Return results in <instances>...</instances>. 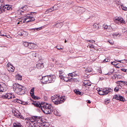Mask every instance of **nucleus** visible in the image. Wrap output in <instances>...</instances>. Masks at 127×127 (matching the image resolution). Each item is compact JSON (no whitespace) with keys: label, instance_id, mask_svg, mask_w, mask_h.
I'll return each instance as SVG.
<instances>
[{"label":"nucleus","instance_id":"obj_1","mask_svg":"<svg viewBox=\"0 0 127 127\" xmlns=\"http://www.w3.org/2000/svg\"><path fill=\"white\" fill-rule=\"evenodd\" d=\"M51 97V99L54 104L57 105L59 104L62 103L65 99V96H54Z\"/></svg>","mask_w":127,"mask_h":127},{"label":"nucleus","instance_id":"obj_2","mask_svg":"<svg viewBox=\"0 0 127 127\" xmlns=\"http://www.w3.org/2000/svg\"><path fill=\"white\" fill-rule=\"evenodd\" d=\"M32 104L35 107H38L43 110V108L46 109L47 105L48 103L43 101H39L37 100H32Z\"/></svg>","mask_w":127,"mask_h":127},{"label":"nucleus","instance_id":"obj_3","mask_svg":"<svg viewBox=\"0 0 127 127\" xmlns=\"http://www.w3.org/2000/svg\"><path fill=\"white\" fill-rule=\"evenodd\" d=\"M113 90L110 88H101V91L98 92V94L100 95H107L113 91Z\"/></svg>","mask_w":127,"mask_h":127},{"label":"nucleus","instance_id":"obj_4","mask_svg":"<svg viewBox=\"0 0 127 127\" xmlns=\"http://www.w3.org/2000/svg\"><path fill=\"white\" fill-rule=\"evenodd\" d=\"M16 84H15L14 86V90L16 93L18 95H22L23 94H24L25 92L24 90L25 89H23L22 88L17 87V86L16 85Z\"/></svg>","mask_w":127,"mask_h":127},{"label":"nucleus","instance_id":"obj_5","mask_svg":"<svg viewBox=\"0 0 127 127\" xmlns=\"http://www.w3.org/2000/svg\"><path fill=\"white\" fill-rule=\"evenodd\" d=\"M32 60L33 59L36 62L39 61L38 54L35 52L32 51Z\"/></svg>","mask_w":127,"mask_h":127},{"label":"nucleus","instance_id":"obj_6","mask_svg":"<svg viewBox=\"0 0 127 127\" xmlns=\"http://www.w3.org/2000/svg\"><path fill=\"white\" fill-rule=\"evenodd\" d=\"M114 99H116L123 102H124L126 101L124 97L122 96H114L112 99L113 101L114 100Z\"/></svg>","mask_w":127,"mask_h":127},{"label":"nucleus","instance_id":"obj_7","mask_svg":"<svg viewBox=\"0 0 127 127\" xmlns=\"http://www.w3.org/2000/svg\"><path fill=\"white\" fill-rule=\"evenodd\" d=\"M11 5H8L7 4H6L5 5H2V7L3 10V12H5L6 11V9L7 10H9V11L11 10L13 8H12Z\"/></svg>","mask_w":127,"mask_h":127},{"label":"nucleus","instance_id":"obj_8","mask_svg":"<svg viewBox=\"0 0 127 127\" xmlns=\"http://www.w3.org/2000/svg\"><path fill=\"white\" fill-rule=\"evenodd\" d=\"M49 79L48 77V75L45 76L43 77L42 81H41V83L44 84H46L47 83H49Z\"/></svg>","mask_w":127,"mask_h":127},{"label":"nucleus","instance_id":"obj_9","mask_svg":"<svg viewBox=\"0 0 127 127\" xmlns=\"http://www.w3.org/2000/svg\"><path fill=\"white\" fill-rule=\"evenodd\" d=\"M48 77L49 83L54 82L55 80L56 77L54 75H48Z\"/></svg>","mask_w":127,"mask_h":127},{"label":"nucleus","instance_id":"obj_10","mask_svg":"<svg viewBox=\"0 0 127 127\" xmlns=\"http://www.w3.org/2000/svg\"><path fill=\"white\" fill-rule=\"evenodd\" d=\"M34 67H32V68H33V69H32V70H34L35 69L36 67H37L38 69H40L41 68H42L44 67V66L43 64V63H42V64H37L36 63L35 64H34Z\"/></svg>","mask_w":127,"mask_h":127},{"label":"nucleus","instance_id":"obj_11","mask_svg":"<svg viewBox=\"0 0 127 127\" xmlns=\"http://www.w3.org/2000/svg\"><path fill=\"white\" fill-rule=\"evenodd\" d=\"M5 86V84L4 83L2 82L0 83V90L1 91V92H3L6 91L5 87H4V86Z\"/></svg>","mask_w":127,"mask_h":127},{"label":"nucleus","instance_id":"obj_12","mask_svg":"<svg viewBox=\"0 0 127 127\" xmlns=\"http://www.w3.org/2000/svg\"><path fill=\"white\" fill-rule=\"evenodd\" d=\"M74 92L76 95H82L83 93L82 92H80L78 89H76L74 90Z\"/></svg>","mask_w":127,"mask_h":127},{"label":"nucleus","instance_id":"obj_13","mask_svg":"<svg viewBox=\"0 0 127 127\" xmlns=\"http://www.w3.org/2000/svg\"><path fill=\"white\" fill-rule=\"evenodd\" d=\"M15 84H16V85L17 86V87L22 88H23V89H25V87H24L23 86H22L18 83H17V84L16 83H15L13 85V90H14V91H15V90H14L15 89L14 88V87H15L14 86L15 85H14Z\"/></svg>","mask_w":127,"mask_h":127},{"label":"nucleus","instance_id":"obj_14","mask_svg":"<svg viewBox=\"0 0 127 127\" xmlns=\"http://www.w3.org/2000/svg\"><path fill=\"white\" fill-rule=\"evenodd\" d=\"M12 96L13 98L15 97L14 96ZM1 97L2 98L9 99L12 98V96H1Z\"/></svg>","mask_w":127,"mask_h":127},{"label":"nucleus","instance_id":"obj_15","mask_svg":"<svg viewBox=\"0 0 127 127\" xmlns=\"http://www.w3.org/2000/svg\"><path fill=\"white\" fill-rule=\"evenodd\" d=\"M19 34L21 36H25L27 35L26 32L24 31L20 32H19Z\"/></svg>","mask_w":127,"mask_h":127},{"label":"nucleus","instance_id":"obj_16","mask_svg":"<svg viewBox=\"0 0 127 127\" xmlns=\"http://www.w3.org/2000/svg\"><path fill=\"white\" fill-rule=\"evenodd\" d=\"M14 127H23V126L21 124L19 123H14L13 124Z\"/></svg>","mask_w":127,"mask_h":127},{"label":"nucleus","instance_id":"obj_17","mask_svg":"<svg viewBox=\"0 0 127 127\" xmlns=\"http://www.w3.org/2000/svg\"><path fill=\"white\" fill-rule=\"evenodd\" d=\"M63 25L62 23H57L54 25L56 26V27L60 28L62 27Z\"/></svg>","mask_w":127,"mask_h":127},{"label":"nucleus","instance_id":"obj_18","mask_svg":"<svg viewBox=\"0 0 127 127\" xmlns=\"http://www.w3.org/2000/svg\"><path fill=\"white\" fill-rule=\"evenodd\" d=\"M68 76H70L72 77H73V76H76L77 75L74 72H73V73H69L68 74Z\"/></svg>","mask_w":127,"mask_h":127},{"label":"nucleus","instance_id":"obj_19","mask_svg":"<svg viewBox=\"0 0 127 127\" xmlns=\"http://www.w3.org/2000/svg\"><path fill=\"white\" fill-rule=\"evenodd\" d=\"M27 126L29 127H32V121L29 122V121H26Z\"/></svg>","mask_w":127,"mask_h":127},{"label":"nucleus","instance_id":"obj_20","mask_svg":"<svg viewBox=\"0 0 127 127\" xmlns=\"http://www.w3.org/2000/svg\"><path fill=\"white\" fill-rule=\"evenodd\" d=\"M15 77L17 79L19 80H21L22 79V76L19 74H18L16 75Z\"/></svg>","mask_w":127,"mask_h":127},{"label":"nucleus","instance_id":"obj_21","mask_svg":"<svg viewBox=\"0 0 127 127\" xmlns=\"http://www.w3.org/2000/svg\"><path fill=\"white\" fill-rule=\"evenodd\" d=\"M45 110H46L45 111L43 110L42 111L44 113L46 114H50V113H49V111L48 109H47L46 108V109H45Z\"/></svg>","mask_w":127,"mask_h":127},{"label":"nucleus","instance_id":"obj_22","mask_svg":"<svg viewBox=\"0 0 127 127\" xmlns=\"http://www.w3.org/2000/svg\"><path fill=\"white\" fill-rule=\"evenodd\" d=\"M53 7H51L49 8L48 9L45 11V13H48V12H51L54 10L55 9H52Z\"/></svg>","mask_w":127,"mask_h":127},{"label":"nucleus","instance_id":"obj_23","mask_svg":"<svg viewBox=\"0 0 127 127\" xmlns=\"http://www.w3.org/2000/svg\"><path fill=\"white\" fill-rule=\"evenodd\" d=\"M32 19H29L28 18H25L23 20V22H25L28 23L30 22H31Z\"/></svg>","mask_w":127,"mask_h":127},{"label":"nucleus","instance_id":"obj_24","mask_svg":"<svg viewBox=\"0 0 127 127\" xmlns=\"http://www.w3.org/2000/svg\"><path fill=\"white\" fill-rule=\"evenodd\" d=\"M122 20V18H121V17H120V18L119 17L117 18H116L115 19V20L117 21L116 22H120L121 23V21Z\"/></svg>","mask_w":127,"mask_h":127},{"label":"nucleus","instance_id":"obj_25","mask_svg":"<svg viewBox=\"0 0 127 127\" xmlns=\"http://www.w3.org/2000/svg\"><path fill=\"white\" fill-rule=\"evenodd\" d=\"M110 101V99L109 98H107L106 99H105V100L104 103L106 104H107L109 103Z\"/></svg>","mask_w":127,"mask_h":127},{"label":"nucleus","instance_id":"obj_26","mask_svg":"<svg viewBox=\"0 0 127 127\" xmlns=\"http://www.w3.org/2000/svg\"><path fill=\"white\" fill-rule=\"evenodd\" d=\"M38 47L37 45L35 44L32 43V48L33 49H36Z\"/></svg>","mask_w":127,"mask_h":127},{"label":"nucleus","instance_id":"obj_27","mask_svg":"<svg viewBox=\"0 0 127 127\" xmlns=\"http://www.w3.org/2000/svg\"><path fill=\"white\" fill-rule=\"evenodd\" d=\"M114 1L115 2V3L118 5L120 4L121 3L120 0H114Z\"/></svg>","mask_w":127,"mask_h":127},{"label":"nucleus","instance_id":"obj_28","mask_svg":"<svg viewBox=\"0 0 127 127\" xmlns=\"http://www.w3.org/2000/svg\"><path fill=\"white\" fill-rule=\"evenodd\" d=\"M32 98L34 100H38L40 99V98L36 96H32Z\"/></svg>","mask_w":127,"mask_h":127},{"label":"nucleus","instance_id":"obj_29","mask_svg":"<svg viewBox=\"0 0 127 127\" xmlns=\"http://www.w3.org/2000/svg\"><path fill=\"white\" fill-rule=\"evenodd\" d=\"M54 114L58 116H60V115H59V113H58V112L57 110H55L54 111Z\"/></svg>","mask_w":127,"mask_h":127},{"label":"nucleus","instance_id":"obj_30","mask_svg":"<svg viewBox=\"0 0 127 127\" xmlns=\"http://www.w3.org/2000/svg\"><path fill=\"white\" fill-rule=\"evenodd\" d=\"M3 8L2 5H1V6H0V14L2 13L3 12Z\"/></svg>","mask_w":127,"mask_h":127},{"label":"nucleus","instance_id":"obj_31","mask_svg":"<svg viewBox=\"0 0 127 127\" xmlns=\"http://www.w3.org/2000/svg\"><path fill=\"white\" fill-rule=\"evenodd\" d=\"M29 43L28 42H24L23 43V45L24 46H25L27 47L29 45Z\"/></svg>","mask_w":127,"mask_h":127},{"label":"nucleus","instance_id":"obj_32","mask_svg":"<svg viewBox=\"0 0 127 127\" xmlns=\"http://www.w3.org/2000/svg\"><path fill=\"white\" fill-rule=\"evenodd\" d=\"M25 120H26L27 121H29V122L32 121V117H28L25 119Z\"/></svg>","mask_w":127,"mask_h":127},{"label":"nucleus","instance_id":"obj_33","mask_svg":"<svg viewBox=\"0 0 127 127\" xmlns=\"http://www.w3.org/2000/svg\"><path fill=\"white\" fill-rule=\"evenodd\" d=\"M53 107H52V105L51 104H48V106L47 107H46V108L48 109H50L51 108H53Z\"/></svg>","mask_w":127,"mask_h":127},{"label":"nucleus","instance_id":"obj_34","mask_svg":"<svg viewBox=\"0 0 127 127\" xmlns=\"http://www.w3.org/2000/svg\"><path fill=\"white\" fill-rule=\"evenodd\" d=\"M64 81L66 82H68V81H69V79L68 77H66L65 76L64 78Z\"/></svg>","mask_w":127,"mask_h":127},{"label":"nucleus","instance_id":"obj_35","mask_svg":"<svg viewBox=\"0 0 127 127\" xmlns=\"http://www.w3.org/2000/svg\"><path fill=\"white\" fill-rule=\"evenodd\" d=\"M38 117L37 116H32V120L34 121L38 119Z\"/></svg>","mask_w":127,"mask_h":127},{"label":"nucleus","instance_id":"obj_36","mask_svg":"<svg viewBox=\"0 0 127 127\" xmlns=\"http://www.w3.org/2000/svg\"><path fill=\"white\" fill-rule=\"evenodd\" d=\"M0 36H5L6 37H7L8 38H9V37H10V36H9L6 35V34H2L1 33H0Z\"/></svg>","mask_w":127,"mask_h":127},{"label":"nucleus","instance_id":"obj_37","mask_svg":"<svg viewBox=\"0 0 127 127\" xmlns=\"http://www.w3.org/2000/svg\"><path fill=\"white\" fill-rule=\"evenodd\" d=\"M121 7L123 10L126 11L127 10V8L126 7H124L123 5H121Z\"/></svg>","mask_w":127,"mask_h":127},{"label":"nucleus","instance_id":"obj_38","mask_svg":"<svg viewBox=\"0 0 127 127\" xmlns=\"http://www.w3.org/2000/svg\"><path fill=\"white\" fill-rule=\"evenodd\" d=\"M59 76L61 79L64 80V78L65 77V75H63V74L62 75H59Z\"/></svg>","mask_w":127,"mask_h":127},{"label":"nucleus","instance_id":"obj_39","mask_svg":"<svg viewBox=\"0 0 127 127\" xmlns=\"http://www.w3.org/2000/svg\"><path fill=\"white\" fill-rule=\"evenodd\" d=\"M32 44V42H31L29 43V45L27 47H28L29 48H30V49H31L32 48V46H31V44Z\"/></svg>","mask_w":127,"mask_h":127},{"label":"nucleus","instance_id":"obj_40","mask_svg":"<svg viewBox=\"0 0 127 127\" xmlns=\"http://www.w3.org/2000/svg\"><path fill=\"white\" fill-rule=\"evenodd\" d=\"M110 61V60L108 59H107H107H105L103 61V62H109Z\"/></svg>","mask_w":127,"mask_h":127},{"label":"nucleus","instance_id":"obj_41","mask_svg":"<svg viewBox=\"0 0 127 127\" xmlns=\"http://www.w3.org/2000/svg\"><path fill=\"white\" fill-rule=\"evenodd\" d=\"M49 111V113H50V114H52V113L53 112V107L52 108L50 109H48Z\"/></svg>","mask_w":127,"mask_h":127},{"label":"nucleus","instance_id":"obj_42","mask_svg":"<svg viewBox=\"0 0 127 127\" xmlns=\"http://www.w3.org/2000/svg\"><path fill=\"white\" fill-rule=\"evenodd\" d=\"M60 75H62L63 74V75H64V73L63 71L62 70H60L59 71Z\"/></svg>","mask_w":127,"mask_h":127},{"label":"nucleus","instance_id":"obj_43","mask_svg":"<svg viewBox=\"0 0 127 127\" xmlns=\"http://www.w3.org/2000/svg\"><path fill=\"white\" fill-rule=\"evenodd\" d=\"M43 78V77L42 76H39L38 77V79L39 80H41L42 81Z\"/></svg>","mask_w":127,"mask_h":127},{"label":"nucleus","instance_id":"obj_44","mask_svg":"<svg viewBox=\"0 0 127 127\" xmlns=\"http://www.w3.org/2000/svg\"><path fill=\"white\" fill-rule=\"evenodd\" d=\"M26 18H28L29 19H32V17L30 16L29 14L27 15H26Z\"/></svg>","mask_w":127,"mask_h":127},{"label":"nucleus","instance_id":"obj_45","mask_svg":"<svg viewBox=\"0 0 127 127\" xmlns=\"http://www.w3.org/2000/svg\"><path fill=\"white\" fill-rule=\"evenodd\" d=\"M103 27L105 29H107L108 28H109L108 27H110L107 26V25H103Z\"/></svg>","mask_w":127,"mask_h":127},{"label":"nucleus","instance_id":"obj_46","mask_svg":"<svg viewBox=\"0 0 127 127\" xmlns=\"http://www.w3.org/2000/svg\"><path fill=\"white\" fill-rule=\"evenodd\" d=\"M20 115V114H19L17 112H16V113H15V114H14V115L16 117H17L18 118V117H19Z\"/></svg>","mask_w":127,"mask_h":127},{"label":"nucleus","instance_id":"obj_47","mask_svg":"<svg viewBox=\"0 0 127 127\" xmlns=\"http://www.w3.org/2000/svg\"><path fill=\"white\" fill-rule=\"evenodd\" d=\"M42 27H41L39 28H35V29L36 31H38L41 29L42 28Z\"/></svg>","mask_w":127,"mask_h":127},{"label":"nucleus","instance_id":"obj_48","mask_svg":"<svg viewBox=\"0 0 127 127\" xmlns=\"http://www.w3.org/2000/svg\"><path fill=\"white\" fill-rule=\"evenodd\" d=\"M88 81L87 80H84L83 81V83L85 85V86L88 83Z\"/></svg>","mask_w":127,"mask_h":127},{"label":"nucleus","instance_id":"obj_49","mask_svg":"<svg viewBox=\"0 0 127 127\" xmlns=\"http://www.w3.org/2000/svg\"><path fill=\"white\" fill-rule=\"evenodd\" d=\"M114 91L116 92H117L119 90L118 87H116L114 89Z\"/></svg>","mask_w":127,"mask_h":127},{"label":"nucleus","instance_id":"obj_50","mask_svg":"<svg viewBox=\"0 0 127 127\" xmlns=\"http://www.w3.org/2000/svg\"><path fill=\"white\" fill-rule=\"evenodd\" d=\"M111 64L113 65H117L118 64H117V63L115 62H112L111 63Z\"/></svg>","mask_w":127,"mask_h":127},{"label":"nucleus","instance_id":"obj_51","mask_svg":"<svg viewBox=\"0 0 127 127\" xmlns=\"http://www.w3.org/2000/svg\"><path fill=\"white\" fill-rule=\"evenodd\" d=\"M121 70L123 71L126 72L127 73V69L125 68H122L121 69Z\"/></svg>","mask_w":127,"mask_h":127},{"label":"nucleus","instance_id":"obj_52","mask_svg":"<svg viewBox=\"0 0 127 127\" xmlns=\"http://www.w3.org/2000/svg\"><path fill=\"white\" fill-rule=\"evenodd\" d=\"M22 103L21 104L24 105H27L28 104V102L22 101Z\"/></svg>","mask_w":127,"mask_h":127},{"label":"nucleus","instance_id":"obj_53","mask_svg":"<svg viewBox=\"0 0 127 127\" xmlns=\"http://www.w3.org/2000/svg\"><path fill=\"white\" fill-rule=\"evenodd\" d=\"M114 71V70H113V71L112 72H109L107 74H105V75H111V74L113 73V72Z\"/></svg>","mask_w":127,"mask_h":127},{"label":"nucleus","instance_id":"obj_54","mask_svg":"<svg viewBox=\"0 0 127 127\" xmlns=\"http://www.w3.org/2000/svg\"><path fill=\"white\" fill-rule=\"evenodd\" d=\"M18 118H21L23 119H24V118L22 115H20L19 117H18Z\"/></svg>","mask_w":127,"mask_h":127},{"label":"nucleus","instance_id":"obj_55","mask_svg":"<svg viewBox=\"0 0 127 127\" xmlns=\"http://www.w3.org/2000/svg\"><path fill=\"white\" fill-rule=\"evenodd\" d=\"M88 41L89 42H90L95 43V41L93 40H88Z\"/></svg>","mask_w":127,"mask_h":127},{"label":"nucleus","instance_id":"obj_56","mask_svg":"<svg viewBox=\"0 0 127 127\" xmlns=\"http://www.w3.org/2000/svg\"><path fill=\"white\" fill-rule=\"evenodd\" d=\"M108 42L111 44V45H113L114 43V42L113 41H111V40L108 41Z\"/></svg>","mask_w":127,"mask_h":127},{"label":"nucleus","instance_id":"obj_57","mask_svg":"<svg viewBox=\"0 0 127 127\" xmlns=\"http://www.w3.org/2000/svg\"><path fill=\"white\" fill-rule=\"evenodd\" d=\"M11 68L12 69V70H8V71H9V72H10L11 71V72H13L14 71V69H13L12 67H11Z\"/></svg>","mask_w":127,"mask_h":127},{"label":"nucleus","instance_id":"obj_58","mask_svg":"<svg viewBox=\"0 0 127 127\" xmlns=\"http://www.w3.org/2000/svg\"><path fill=\"white\" fill-rule=\"evenodd\" d=\"M32 124H33V125H32V127H35V126L36 124H35L33 121H32Z\"/></svg>","mask_w":127,"mask_h":127},{"label":"nucleus","instance_id":"obj_59","mask_svg":"<svg viewBox=\"0 0 127 127\" xmlns=\"http://www.w3.org/2000/svg\"><path fill=\"white\" fill-rule=\"evenodd\" d=\"M91 71V70H90L89 69H87L86 70H85V72H90Z\"/></svg>","mask_w":127,"mask_h":127},{"label":"nucleus","instance_id":"obj_60","mask_svg":"<svg viewBox=\"0 0 127 127\" xmlns=\"http://www.w3.org/2000/svg\"><path fill=\"white\" fill-rule=\"evenodd\" d=\"M122 20H123L121 21V23H123L124 24H125L126 23L125 21L123 20V19H122Z\"/></svg>","mask_w":127,"mask_h":127},{"label":"nucleus","instance_id":"obj_61","mask_svg":"<svg viewBox=\"0 0 127 127\" xmlns=\"http://www.w3.org/2000/svg\"><path fill=\"white\" fill-rule=\"evenodd\" d=\"M120 82H121L122 83H124V84H126V82H127L124 81H120Z\"/></svg>","mask_w":127,"mask_h":127},{"label":"nucleus","instance_id":"obj_62","mask_svg":"<svg viewBox=\"0 0 127 127\" xmlns=\"http://www.w3.org/2000/svg\"><path fill=\"white\" fill-rule=\"evenodd\" d=\"M44 100H47V97L46 96H44Z\"/></svg>","mask_w":127,"mask_h":127},{"label":"nucleus","instance_id":"obj_63","mask_svg":"<svg viewBox=\"0 0 127 127\" xmlns=\"http://www.w3.org/2000/svg\"><path fill=\"white\" fill-rule=\"evenodd\" d=\"M37 31L35 30V29L34 28H32V32H36Z\"/></svg>","mask_w":127,"mask_h":127},{"label":"nucleus","instance_id":"obj_64","mask_svg":"<svg viewBox=\"0 0 127 127\" xmlns=\"http://www.w3.org/2000/svg\"><path fill=\"white\" fill-rule=\"evenodd\" d=\"M22 9L24 11H25V10L26 9V8L25 6H23L22 7H21Z\"/></svg>","mask_w":127,"mask_h":127}]
</instances>
